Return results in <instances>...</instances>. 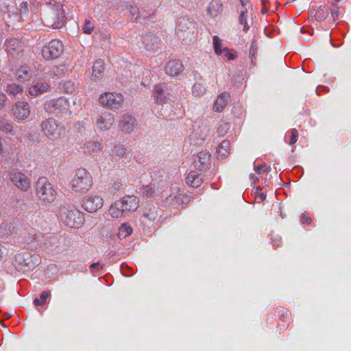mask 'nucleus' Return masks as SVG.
I'll return each mask as SVG.
<instances>
[{"label":"nucleus","mask_w":351,"mask_h":351,"mask_svg":"<svg viewBox=\"0 0 351 351\" xmlns=\"http://www.w3.org/2000/svg\"><path fill=\"white\" fill-rule=\"evenodd\" d=\"M139 206V200L134 195H125L115 201L109 208V214L113 218H119L129 212H134Z\"/></svg>","instance_id":"1"},{"label":"nucleus","mask_w":351,"mask_h":351,"mask_svg":"<svg viewBox=\"0 0 351 351\" xmlns=\"http://www.w3.org/2000/svg\"><path fill=\"white\" fill-rule=\"evenodd\" d=\"M36 196L43 205H49L57 197V191L53 184L44 177L39 178L35 184Z\"/></svg>","instance_id":"2"},{"label":"nucleus","mask_w":351,"mask_h":351,"mask_svg":"<svg viewBox=\"0 0 351 351\" xmlns=\"http://www.w3.org/2000/svg\"><path fill=\"white\" fill-rule=\"evenodd\" d=\"M176 34L178 37L186 43H193L198 34L195 22L189 18L178 19L176 25Z\"/></svg>","instance_id":"3"},{"label":"nucleus","mask_w":351,"mask_h":351,"mask_svg":"<svg viewBox=\"0 0 351 351\" xmlns=\"http://www.w3.org/2000/svg\"><path fill=\"white\" fill-rule=\"evenodd\" d=\"M59 215L62 221L68 227L77 228L84 221L83 213L73 205H62L60 207Z\"/></svg>","instance_id":"4"},{"label":"nucleus","mask_w":351,"mask_h":351,"mask_svg":"<svg viewBox=\"0 0 351 351\" xmlns=\"http://www.w3.org/2000/svg\"><path fill=\"white\" fill-rule=\"evenodd\" d=\"M93 180L90 173L84 168L76 170L73 178L70 182V186L73 191L79 193H86L92 186Z\"/></svg>","instance_id":"5"},{"label":"nucleus","mask_w":351,"mask_h":351,"mask_svg":"<svg viewBox=\"0 0 351 351\" xmlns=\"http://www.w3.org/2000/svg\"><path fill=\"white\" fill-rule=\"evenodd\" d=\"M40 128L45 136L51 141L60 138L64 132L63 125L53 118L43 120L40 123Z\"/></svg>","instance_id":"6"},{"label":"nucleus","mask_w":351,"mask_h":351,"mask_svg":"<svg viewBox=\"0 0 351 351\" xmlns=\"http://www.w3.org/2000/svg\"><path fill=\"white\" fill-rule=\"evenodd\" d=\"M69 241L65 238L60 239L53 236L45 239L43 247L47 252L58 254L65 252L69 247Z\"/></svg>","instance_id":"7"},{"label":"nucleus","mask_w":351,"mask_h":351,"mask_svg":"<svg viewBox=\"0 0 351 351\" xmlns=\"http://www.w3.org/2000/svg\"><path fill=\"white\" fill-rule=\"evenodd\" d=\"M339 12L336 3H333L330 8L326 5L319 6L315 14V17L317 21H326L328 23H333L338 19Z\"/></svg>","instance_id":"8"},{"label":"nucleus","mask_w":351,"mask_h":351,"mask_svg":"<svg viewBox=\"0 0 351 351\" xmlns=\"http://www.w3.org/2000/svg\"><path fill=\"white\" fill-rule=\"evenodd\" d=\"M66 19L65 12L62 4H57L51 9L47 22L53 29H60L62 27Z\"/></svg>","instance_id":"9"},{"label":"nucleus","mask_w":351,"mask_h":351,"mask_svg":"<svg viewBox=\"0 0 351 351\" xmlns=\"http://www.w3.org/2000/svg\"><path fill=\"white\" fill-rule=\"evenodd\" d=\"M64 51V45L59 40H52L45 45L42 49V56L46 60L56 59Z\"/></svg>","instance_id":"10"},{"label":"nucleus","mask_w":351,"mask_h":351,"mask_svg":"<svg viewBox=\"0 0 351 351\" xmlns=\"http://www.w3.org/2000/svg\"><path fill=\"white\" fill-rule=\"evenodd\" d=\"M69 102L65 97L50 99L45 104V109L49 113H60L69 110Z\"/></svg>","instance_id":"11"},{"label":"nucleus","mask_w":351,"mask_h":351,"mask_svg":"<svg viewBox=\"0 0 351 351\" xmlns=\"http://www.w3.org/2000/svg\"><path fill=\"white\" fill-rule=\"evenodd\" d=\"M123 97L121 93H104L100 95V103L111 109H117L122 103Z\"/></svg>","instance_id":"12"},{"label":"nucleus","mask_w":351,"mask_h":351,"mask_svg":"<svg viewBox=\"0 0 351 351\" xmlns=\"http://www.w3.org/2000/svg\"><path fill=\"white\" fill-rule=\"evenodd\" d=\"M10 178L12 182L21 191H27L30 188L29 179L22 172L14 170L11 171Z\"/></svg>","instance_id":"13"},{"label":"nucleus","mask_w":351,"mask_h":351,"mask_svg":"<svg viewBox=\"0 0 351 351\" xmlns=\"http://www.w3.org/2000/svg\"><path fill=\"white\" fill-rule=\"evenodd\" d=\"M114 122L113 114L108 111L101 112L95 119V125L100 131H106L111 128Z\"/></svg>","instance_id":"14"},{"label":"nucleus","mask_w":351,"mask_h":351,"mask_svg":"<svg viewBox=\"0 0 351 351\" xmlns=\"http://www.w3.org/2000/svg\"><path fill=\"white\" fill-rule=\"evenodd\" d=\"M142 43L147 51L154 53L160 49L161 40L151 32L143 35Z\"/></svg>","instance_id":"15"},{"label":"nucleus","mask_w":351,"mask_h":351,"mask_svg":"<svg viewBox=\"0 0 351 351\" xmlns=\"http://www.w3.org/2000/svg\"><path fill=\"white\" fill-rule=\"evenodd\" d=\"M104 204V200L99 195H90L83 199V207L88 213H93L99 210Z\"/></svg>","instance_id":"16"},{"label":"nucleus","mask_w":351,"mask_h":351,"mask_svg":"<svg viewBox=\"0 0 351 351\" xmlns=\"http://www.w3.org/2000/svg\"><path fill=\"white\" fill-rule=\"evenodd\" d=\"M51 86L49 82L43 79L38 80L28 88V93L33 97H36L40 95L49 91Z\"/></svg>","instance_id":"17"},{"label":"nucleus","mask_w":351,"mask_h":351,"mask_svg":"<svg viewBox=\"0 0 351 351\" xmlns=\"http://www.w3.org/2000/svg\"><path fill=\"white\" fill-rule=\"evenodd\" d=\"M13 111L14 117L18 122L27 119L31 113L29 104L25 101L16 102L14 106Z\"/></svg>","instance_id":"18"},{"label":"nucleus","mask_w":351,"mask_h":351,"mask_svg":"<svg viewBox=\"0 0 351 351\" xmlns=\"http://www.w3.org/2000/svg\"><path fill=\"white\" fill-rule=\"evenodd\" d=\"M193 137L196 144H202L210 137V126L204 123L194 129Z\"/></svg>","instance_id":"19"},{"label":"nucleus","mask_w":351,"mask_h":351,"mask_svg":"<svg viewBox=\"0 0 351 351\" xmlns=\"http://www.w3.org/2000/svg\"><path fill=\"white\" fill-rule=\"evenodd\" d=\"M152 97L157 104L163 105L171 101V95L165 86L156 85L152 90Z\"/></svg>","instance_id":"20"},{"label":"nucleus","mask_w":351,"mask_h":351,"mask_svg":"<svg viewBox=\"0 0 351 351\" xmlns=\"http://www.w3.org/2000/svg\"><path fill=\"white\" fill-rule=\"evenodd\" d=\"M119 126L122 131L130 134L135 131L137 126V121L133 116L125 114L121 117L119 121Z\"/></svg>","instance_id":"21"},{"label":"nucleus","mask_w":351,"mask_h":351,"mask_svg":"<svg viewBox=\"0 0 351 351\" xmlns=\"http://www.w3.org/2000/svg\"><path fill=\"white\" fill-rule=\"evenodd\" d=\"M230 100V94L228 92H223L217 98L213 109L216 112H222L226 107Z\"/></svg>","instance_id":"22"},{"label":"nucleus","mask_w":351,"mask_h":351,"mask_svg":"<svg viewBox=\"0 0 351 351\" xmlns=\"http://www.w3.org/2000/svg\"><path fill=\"white\" fill-rule=\"evenodd\" d=\"M223 10V3L221 0H211L206 8V14L211 18L217 17Z\"/></svg>","instance_id":"23"},{"label":"nucleus","mask_w":351,"mask_h":351,"mask_svg":"<svg viewBox=\"0 0 351 351\" xmlns=\"http://www.w3.org/2000/svg\"><path fill=\"white\" fill-rule=\"evenodd\" d=\"M102 148L101 143L96 141H88L85 142L81 147L83 152L86 155H91L97 153Z\"/></svg>","instance_id":"24"},{"label":"nucleus","mask_w":351,"mask_h":351,"mask_svg":"<svg viewBox=\"0 0 351 351\" xmlns=\"http://www.w3.org/2000/svg\"><path fill=\"white\" fill-rule=\"evenodd\" d=\"M159 192L156 182H152L149 184L143 185L139 189V194L145 197H153Z\"/></svg>","instance_id":"25"},{"label":"nucleus","mask_w":351,"mask_h":351,"mask_svg":"<svg viewBox=\"0 0 351 351\" xmlns=\"http://www.w3.org/2000/svg\"><path fill=\"white\" fill-rule=\"evenodd\" d=\"M182 63L177 60L169 61L165 66V73L171 76H176L182 71Z\"/></svg>","instance_id":"26"},{"label":"nucleus","mask_w":351,"mask_h":351,"mask_svg":"<svg viewBox=\"0 0 351 351\" xmlns=\"http://www.w3.org/2000/svg\"><path fill=\"white\" fill-rule=\"evenodd\" d=\"M104 67L101 60L96 61L93 65L91 80L94 82H99L102 79Z\"/></svg>","instance_id":"27"},{"label":"nucleus","mask_w":351,"mask_h":351,"mask_svg":"<svg viewBox=\"0 0 351 351\" xmlns=\"http://www.w3.org/2000/svg\"><path fill=\"white\" fill-rule=\"evenodd\" d=\"M158 216V208L153 204H148L143 209V217L149 221H155Z\"/></svg>","instance_id":"28"},{"label":"nucleus","mask_w":351,"mask_h":351,"mask_svg":"<svg viewBox=\"0 0 351 351\" xmlns=\"http://www.w3.org/2000/svg\"><path fill=\"white\" fill-rule=\"evenodd\" d=\"M0 131L5 135L14 136L16 134V128L12 123L5 119L0 117Z\"/></svg>","instance_id":"29"},{"label":"nucleus","mask_w":351,"mask_h":351,"mask_svg":"<svg viewBox=\"0 0 351 351\" xmlns=\"http://www.w3.org/2000/svg\"><path fill=\"white\" fill-rule=\"evenodd\" d=\"M202 182L203 178L202 175L196 171H191L186 178V182L193 187L199 186Z\"/></svg>","instance_id":"30"},{"label":"nucleus","mask_w":351,"mask_h":351,"mask_svg":"<svg viewBox=\"0 0 351 351\" xmlns=\"http://www.w3.org/2000/svg\"><path fill=\"white\" fill-rule=\"evenodd\" d=\"M230 148V145L228 141H223L221 142L217 148L218 158L220 160L224 159L228 154Z\"/></svg>","instance_id":"31"},{"label":"nucleus","mask_w":351,"mask_h":351,"mask_svg":"<svg viewBox=\"0 0 351 351\" xmlns=\"http://www.w3.org/2000/svg\"><path fill=\"white\" fill-rule=\"evenodd\" d=\"M165 204L168 206L178 210L183 208V205L181 203V201L178 200V195H169L165 199Z\"/></svg>","instance_id":"32"},{"label":"nucleus","mask_w":351,"mask_h":351,"mask_svg":"<svg viewBox=\"0 0 351 351\" xmlns=\"http://www.w3.org/2000/svg\"><path fill=\"white\" fill-rule=\"evenodd\" d=\"M16 75L21 82H25L30 79L32 73L27 66H22L16 70Z\"/></svg>","instance_id":"33"},{"label":"nucleus","mask_w":351,"mask_h":351,"mask_svg":"<svg viewBox=\"0 0 351 351\" xmlns=\"http://www.w3.org/2000/svg\"><path fill=\"white\" fill-rule=\"evenodd\" d=\"M23 90V86L14 82L8 84L5 89L8 94L14 97L16 96L18 94L22 93Z\"/></svg>","instance_id":"34"},{"label":"nucleus","mask_w":351,"mask_h":351,"mask_svg":"<svg viewBox=\"0 0 351 351\" xmlns=\"http://www.w3.org/2000/svg\"><path fill=\"white\" fill-rule=\"evenodd\" d=\"M113 152L119 158H128L130 152L127 149L126 147L122 144L118 143L114 145Z\"/></svg>","instance_id":"35"},{"label":"nucleus","mask_w":351,"mask_h":351,"mask_svg":"<svg viewBox=\"0 0 351 351\" xmlns=\"http://www.w3.org/2000/svg\"><path fill=\"white\" fill-rule=\"evenodd\" d=\"M60 88L67 94H71L75 91L76 86L71 80L62 81L60 84Z\"/></svg>","instance_id":"36"},{"label":"nucleus","mask_w":351,"mask_h":351,"mask_svg":"<svg viewBox=\"0 0 351 351\" xmlns=\"http://www.w3.org/2000/svg\"><path fill=\"white\" fill-rule=\"evenodd\" d=\"M247 10L245 8L241 11L240 15L239 16V24L243 26V30L245 32H247L250 29V26L247 23Z\"/></svg>","instance_id":"37"},{"label":"nucleus","mask_w":351,"mask_h":351,"mask_svg":"<svg viewBox=\"0 0 351 351\" xmlns=\"http://www.w3.org/2000/svg\"><path fill=\"white\" fill-rule=\"evenodd\" d=\"M206 88L202 83H195L192 88V93L195 97H200L205 94Z\"/></svg>","instance_id":"38"},{"label":"nucleus","mask_w":351,"mask_h":351,"mask_svg":"<svg viewBox=\"0 0 351 351\" xmlns=\"http://www.w3.org/2000/svg\"><path fill=\"white\" fill-rule=\"evenodd\" d=\"M219 56L226 58L228 60H234L237 57L235 51L228 47H223Z\"/></svg>","instance_id":"39"},{"label":"nucleus","mask_w":351,"mask_h":351,"mask_svg":"<svg viewBox=\"0 0 351 351\" xmlns=\"http://www.w3.org/2000/svg\"><path fill=\"white\" fill-rule=\"evenodd\" d=\"M132 233V227L126 223H123L119 230V235L122 237H127Z\"/></svg>","instance_id":"40"},{"label":"nucleus","mask_w":351,"mask_h":351,"mask_svg":"<svg viewBox=\"0 0 351 351\" xmlns=\"http://www.w3.org/2000/svg\"><path fill=\"white\" fill-rule=\"evenodd\" d=\"M51 295L49 291H44L40 293V298H35L34 300V304L36 306H41L46 302L47 299Z\"/></svg>","instance_id":"41"},{"label":"nucleus","mask_w":351,"mask_h":351,"mask_svg":"<svg viewBox=\"0 0 351 351\" xmlns=\"http://www.w3.org/2000/svg\"><path fill=\"white\" fill-rule=\"evenodd\" d=\"M125 9L128 10L130 17L132 21H136L139 18L140 12L138 8L133 5H127Z\"/></svg>","instance_id":"42"},{"label":"nucleus","mask_w":351,"mask_h":351,"mask_svg":"<svg viewBox=\"0 0 351 351\" xmlns=\"http://www.w3.org/2000/svg\"><path fill=\"white\" fill-rule=\"evenodd\" d=\"M213 47L215 50V53L217 55H219L221 51L223 50L224 47L222 43L221 40L217 36H214L213 38Z\"/></svg>","instance_id":"43"},{"label":"nucleus","mask_w":351,"mask_h":351,"mask_svg":"<svg viewBox=\"0 0 351 351\" xmlns=\"http://www.w3.org/2000/svg\"><path fill=\"white\" fill-rule=\"evenodd\" d=\"M69 72V69L65 64H61L58 66H56L53 70V74L58 77L60 78L67 74Z\"/></svg>","instance_id":"44"},{"label":"nucleus","mask_w":351,"mask_h":351,"mask_svg":"<svg viewBox=\"0 0 351 351\" xmlns=\"http://www.w3.org/2000/svg\"><path fill=\"white\" fill-rule=\"evenodd\" d=\"M198 162L202 165H206L210 159V154L206 152H200L197 156Z\"/></svg>","instance_id":"45"},{"label":"nucleus","mask_w":351,"mask_h":351,"mask_svg":"<svg viewBox=\"0 0 351 351\" xmlns=\"http://www.w3.org/2000/svg\"><path fill=\"white\" fill-rule=\"evenodd\" d=\"M230 128L229 123L223 122L221 123L217 128V132L219 136H224Z\"/></svg>","instance_id":"46"},{"label":"nucleus","mask_w":351,"mask_h":351,"mask_svg":"<svg viewBox=\"0 0 351 351\" xmlns=\"http://www.w3.org/2000/svg\"><path fill=\"white\" fill-rule=\"evenodd\" d=\"M94 28V25L88 20H86L82 25L83 32L86 34H90L93 32Z\"/></svg>","instance_id":"47"},{"label":"nucleus","mask_w":351,"mask_h":351,"mask_svg":"<svg viewBox=\"0 0 351 351\" xmlns=\"http://www.w3.org/2000/svg\"><path fill=\"white\" fill-rule=\"evenodd\" d=\"M111 5L117 9H124L126 8L127 4L123 0H111Z\"/></svg>","instance_id":"48"},{"label":"nucleus","mask_w":351,"mask_h":351,"mask_svg":"<svg viewBox=\"0 0 351 351\" xmlns=\"http://www.w3.org/2000/svg\"><path fill=\"white\" fill-rule=\"evenodd\" d=\"M290 132H291V137H290L289 145H293L298 141V130L295 128L291 129Z\"/></svg>","instance_id":"49"},{"label":"nucleus","mask_w":351,"mask_h":351,"mask_svg":"<svg viewBox=\"0 0 351 351\" xmlns=\"http://www.w3.org/2000/svg\"><path fill=\"white\" fill-rule=\"evenodd\" d=\"M86 122L84 121H77L74 124V129L78 132H83L86 128Z\"/></svg>","instance_id":"50"},{"label":"nucleus","mask_w":351,"mask_h":351,"mask_svg":"<svg viewBox=\"0 0 351 351\" xmlns=\"http://www.w3.org/2000/svg\"><path fill=\"white\" fill-rule=\"evenodd\" d=\"M19 45V42L16 39H12L8 41L7 49L8 52H10L12 50H14L16 47Z\"/></svg>","instance_id":"51"},{"label":"nucleus","mask_w":351,"mask_h":351,"mask_svg":"<svg viewBox=\"0 0 351 351\" xmlns=\"http://www.w3.org/2000/svg\"><path fill=\"white\" fill-rule=\"evenodd\" d=\"M103 268V266L100 264V263H94L90 266V272L95 274V272L101 270Z\"/></svg>","instance_id":"52"},{"label":"nucleus","mask_w":351,"mask_h":351,"mask_svg":"<svg viewBox=\"0 0 351 351\" xmlns=\"http://www.w3.org/2000/svg\"><path fill=\"white\" fill-rule=\"evenodd\" d=\"M178 200L181 201V203L184 206L190 202V197L185 194H178Z\"/></svg>","instance_id":"53"},{"label":"nucleus","mask_w":351,"mask_h":351,"mask_svg":"<svg viewBox=\"0 0 351 351\" xmlns=\"http://www.w3.org/2000/svg\"><path fill=\"white\" fill-rule=\"evenodd\" d=\"M301 221L302 223L304 224H310L311 219L308 216L306 215L305 214H303Z\"/></svg>","instance_id":"54"},{"label":"nucleus","mask_w":351,"mask_h":351,"mask_svg":"<svg viewBox=\"0 0 351 351\" xmlns=\"http://www.w3.org/2000/svg\"><path fill=\"white\" fill-rule=\"evenodd\" d=\"M5 141L0 136V155L5 153V149L4 147Z\"/></svg>","instance_id":"55"},{"label":"nucleus","mask_w":351,"mask_h":351,"mask_svg":"<svg viewBox=\"0 0 351 351\" xmlns=\"http://www.w3.org/2000/svg\"><path fill=\"white\" fill-rule=\"evenodd\" d=\"M5 101H6L5 95L1 93L0 94V108L4 107Z\"/></svg>","instance_id":"56"},{"label":"nucleus","mask_w":351,"mask_h":351,"mask_svg":"<svg viewBox=\"0 0 351 351\" xmlns=\"http://www.w3.org/2000/svg\"><path fill=\"white\" fill-rule=\"evenodd\" d=\"M254 170L258 173H261L262 172V167L261 166H257L254 167Z\"/></svg>","instance_id":"57"},{"label":"nucleus","mask_w":351,"mask_h":351,"mask_svg":"<svg viewBox=\"0 0 351 351\" xmlns=\"http://www.w3.org/2000/svg\"><path fill=\"white\" fill-rule=\"evenodd\" d=\"M240 4L245 6L248 3V0H239Z\"/></svg>","instance_id":"58"},{"label":"nucleus","mask_w":351,"mask_h":351,"mask_svg":"<svg viewBox=\"0 0 351 351\" xmlns=\"http://www.w3.org/2000/svg\"><path fill=\"white\" fill-rule=\"evenodd\" d=\"M5 226H8L10 230L11 228H14L12 223H5Z\"/></svg>","instance_id":"59"},{"label":"nucleus","mask_w":351,"mask_h":351,"mask_svg":"<svg viewBox=\"0 0 351 351\" xmlns=\"http://www.w3.org/2000/svg\"><path fill=\"white\" fill-rule=\"evenodd\" d=\"M260 198H261V200H264V199H265V198H266V195H265L264 193L261 194V195H260Z\"/></svg>","instance_id":"60"},{"label":"nucleus","mask_w":351,"mask_h":351,"mask_svg":"<svg viewBox=\"0 0 351 351\" xmlns=\"http://www.w3.org/2000/svg\"><path fill=\"white\" fill-rule=\"evenodd\" d=\"M254 48H253V47H252V46H251V47H250V54H254Z\"/></svg>","instance_id":"61"},{"label":"nucleus","mask_w":351,"mask_h":351,"mask_svg":"<svg viewBox=\"0 0 351 351\" xmlns=\"http://www.w3.org/2000/svg\"><path fill=\"white\" fill-rule=\"evenodd\" d=\"M267 12V10H263V14H264V13H266Z\"/></svg>","instance_id":"62"},{"label":"nucleus","mask_w":351,"mask_h":351,"mask_svg":"<svg viewBox=\"0 0 351 351\" xmlns=\"http://www.w3.org/2000/svg\"><path fill=\"white\" fill-rule=\"evenodd\" d=\"M267 0H261L262 3L264 4Z\"/></svg>","instance_id":"63"},{"label":"nucleus","mask_w":351,"mask_h":351,"mask_svg":"<svg viewBox=\"0 0 351 351\" xmlns=\"http://www.w3.org/2000/svg\"><path fill=\"white\" fill-rule=\"evenodd\" d=\"M336 3L339 2L340 0H335Z\"/></svg>","instance_id":"64"}]
</instances>
